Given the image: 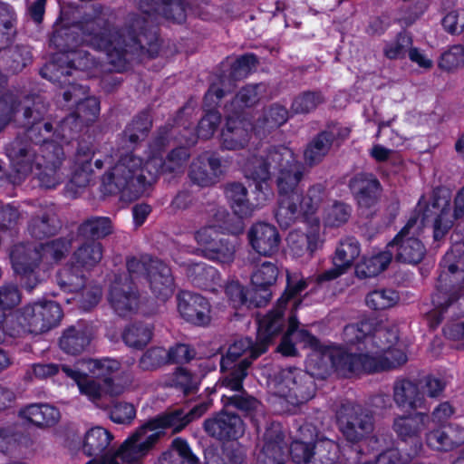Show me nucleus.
<instances>
[{"mask_svg": "<svg viewBox=\"0 0 464 464\" xmlns=\"http://www.w3.org/2000/svg\"><path fill=\"white\" fill-rule=\"evenodd\" d=\"M60 228V222L52 209H41L30 221L28 231L36 239L52 237Z\"/></svg>", "mask_w": 464, "mask_h": 464, "instance_id": "2f4dec72", "label": "nucleus"}, {"mask_svg": "<svg viewBox=\"0 0 464 464\" xmlns=\"http://www.w3.org/2000/svg\"><path fill=\"white\" fill-rule=\"evenodd\" d=\"M411 45V39L404 34H400L394 40L386 44L383 53L388 59H401L405 57L407 52L409 53Z\"/></svg>", "mask_w": 464, "mask_h": 464, "instance_id": "13d9d810", "label": "nucleus"}, {"mask_svg": "<svg viewBox=\"0 0 464 464\" xmlns=\"http://www.w3.org/2000/svg\"><path fill=\"white\" fill-rule=\"evenodd\" d=\"M150 127V121L147 116L133 121L132 123L125 130L122 142H126V140L128 139L130 147L132 146L141 136L145 135Z\"/></svg>", "mask_w": 464, "mask_h": 464, "instance_id": "e2e57ef3", "label": "nucleus"}, {"mask_svg": "<svg viewBox=\"0 0 464 464\" xmlns=\"http://www.w3.org/2000/svg\"><path fill=\"white\" fill-rule=\"evenodd\" d=\"M285 447L280 423H272L259 444L256 464H284Z\"/></svg>", "mask_w": 464, "mask_h": 464, "instance_id": "dca6fc26", "label": "nucleus"}, {"mask_svg": "<svg viewBox=\"0 0 464 464\" xmlns=\"http://www.w3.org/2000/svg\"><path fill=\"white\" fill-rule=\"evenodd\" d=\"M339 459V445L333 440L321 438L313 447L308 464H336Z\"/></svg>", "mask_w": 464, "mask_h": 464, "instance_id": "c03bdc74", "label": "nucleus"}, {"mask_svg": "<svg viewBox=\"0 0 464 464\" xmlns=\"http://www.w3.org/2000/svg\"><path fill=\"white\" fill-rule=\"evenodd\" d=\"M450 199V191L444 188H436L430 195L420 198L414 215L387 245L392 254L396 252V259L408 264L420 262L426 252L419 238L423 227L431 222L434 239L440 240L452 227L454 221L464 216V187L455 197L453 211Z\"/></svg>", "mask_w": 464, "mask_h": 464, "instance_id": "20e7f679", "label": "nucleus"}, {"mask_svg": "<svg viewBox=\"0 0 464 464\" xmlns=\"http://www.w3.org/2000/svg\"><path fill=\"white\" fill-rule=\"evenodd\" d=\"M225 293L228 298L229 303L234 308L241 306H258L254 301L259 299L257 295L251 291H246L245 288L236 281L229 282L225 288Z\"/></svg>", "mask_w": 464, "mask_h": 464, "instance_id": "a18cd8bd", "label": "nucleus"}, {"mask_svg": "<svg viewBox=\"0 0 464 464\" xmlns=\"http://www.w3.org/2000/svg\"><path fill=\"white\" fill-rule=\"evenodd\" d=\"M224 170L225 167L218 157L205 153L192 162L189 177L198 186L208 187L219 180Z\"/></svg>", "mask_w": 464, "mask_h": 464, "instance_id": "aec40b11", "label": "nucleus"}, {"mask_svg": "<svg viewBox=\"0 0 464 464\" xmlns=\"http://www.w3.org/2000/svg\"><path fill=\"white\" fill-rule=\"evenodd\" d=\"M128 273L132 278L145 276L151 293L161 302L167 301L174 293V279L170 268L158 259L148 256L132 257L127 262Z\"/></svg>", "mask_w": 464, "mask_h": 464, "instance_id": "f8f14e48", "label": "nucleus"}, {"mask_svg": "<svg viewBox=\"0 0 464 464\" xmlns=\"http://www.w3.org/2000/svg\"><path fill=\"white\" fill-rule=\"evenodd\" d=\"M251 246L259 254L272 255L278 250L280 236L276 227L267 223H256L248 231Z\"/></svg>", "mask_w": 464, "mask_h": 464, "instance_id": "a878e982", "label": "nucleus"}, {"mask_svg": "<svg viewBox=\"0 0 464 464\" xmlns=\"http://www.w3.org/2000/svg\"><path fill=\"white\" fill-rule=\"evenodd\" d=\"M439 66L448 72L464 67V47L457 44L445 51L440 56Z\"/></svg>", "mask_w": 464, "mask_h": 464, "instance_id": "6e6d98bb", "label": "nucleus"}, {"mask_svg": "<svg viewBox=\"0 0 464 464\" xmlns=\"http://www.w3.org/2000/svg\"><path fill=\"white\" fill-rule=\"evenodd\" d=\"M91 152L85 151L82 148L78 150L76 164L78 165L72 177V182L78 187H84L88 184L91 176Z\"/></svg>", "mask_w": 464, "mask_h": 464, "instance_id": "5fc2aeb1", "label": "nucleus"}, {"mask_svg": "<svg viewBox=\"0 0 464 464\" xmlns=\"http://www.w3.org/2000/svg\"><path fill=\"white\" fill-rule=\"evenodd\" d=\"M335 137V130L323 131L318 134L308 144L304 152L305 163L310 166L319 163L328 153Z\"/></svg>", "mask_w": 464, "mask_h": 464, "instance_id": "4c0bfd02", "label": "nucleus"}, {"mask_svg": "<svg viewBox=\"0 0 464 464\" xmlns=\"http://www.w3.org/2000/svg\"><path fill=\"white\" fill-rule=\"evenodd\" d=\"M329 356H338L334 361L339 373L347 376L362 372H374L395 369L408 361L405 344L399 340L398 329L379 328L367 337L365 353L356 358L340 349H334Z\"/></svg>", "mask_w": 464, "mask_h": 464, "instance_id": "6e6552de", "label": "nucleus"}, {"mask_svg": "<svg viewBox=\"0 0 464 464\" xmlns=\"http://www.w3.org/2000/svg\"><path fill=\"white\" fill-rule=\"evenodd\" d=\"M351 208L343 202H334L324 209V224L325 227H337L346 223L351 216Z\"/></svg>", "mask_w": 464, "mask_h": 464, "instance_id": "8fccbe9b", "label": "nucleus"}, {"mask_svg": "<svg viewBox=\"0 0 464 464\" xmlns=\"http://www.w3.org/2000/svg\"><path fill=\"white\" fill-rule=\"evenodd\" d=\"M185 266L188 277L198 287L217 291L220 285V276L216 268L205 263H180Z\"/></svg>", "mask_w": 464, "mask_h": 464, "instance_id": "c756f323", "label": "nucleus"}, {"mask_svg": "<svg viewBox=\"0 0 464 464\" xmlns=\"http://www.w3.org/2000/svg\"><path fill=\"white\" fill-rule=\"evenodd\" d=\"M220 114L218 111H211L208 112L199 121L198 126V135L202 139H209L215 133L220 123Z\"/></svg>", "mask_w": 464, "mask_h": 464, "instance_id": "338daca9", "label": "nucleus"}, {"mask_svg": "<svg viewBox=\"0 0 464 464\" xmlns=\"http://www.w3.org/2000/svg\"><path fill=\"white\" fill-rule=\"evenodd\" d=\"M219 238L218 231L215 227H201L194 233L198 247L187 246L185 251L191 254H201L204 256L208 253V249L211 248Z\"/></svg>", "mask_w": 464, "mask_h": 464, "instance_id": "49530a36", "label": "nucleus"}, {"mask_svg": "<svg viewBox=\"0 0 464 464\" xmlns=\"http://www.w3.org/2000/svg\"><path fill=\"white\" fill-rule=\"evenodd\" d=\"M393 398L399 407L411 409L424 407V394L410 381H398L394 384Z\"/></svg>", "mask_w": 464, "mask_h": 464, "instance_id": "72a5a7b5", "label": "nucleus"}, {"mask_svg": "<svg viewBox=\"0 0 464 464\" xmlns=\"http://www.w3.org/2000/svg\"><path fill=\"white\" fill-rule=\"evenodd\" d=\"M178 311L182 318L196 325H207L211 320L210 304L200 295L181 292L177 296Z\"/></svg>", "mask_w": 464, "mask_h": 464, "instance_id": "f3484780", "label": "nucleus"}, {"mask_svg": "<svg viewBox=\"0 0 464 464\" xmlns=\"http://www.w3.org/2000/svg\"><path fill=\"white\" fill-rule=\"evenodd\" d=\"M432 302L436 308L428 315L431 327H436L441 322L442 313L452 316L464 314V293L450 295L446 303L440 302V296L437 294L433 296Z\"/></svg>", "mask_w": 464, "mask_h": 464, "instance_id": "e433bc0d", "label": "nucleus"}, {"mask_svg": "<svg viewBox=\"0 0 464 464\" xmlns=\"http://www.w3.org/2000/svg\"><path fill=\"white\" fill-rule=\"evenodd\" d=\"M82 235L101 238L111 233V224L108 218H95L87 220L80 227Z\"/></svg>", "mask_w": 464, "mask_h": 464, "instance_id": "4d7b16f0", "label": "nucleus"}, {"mask_svg": "<svg viewBox=\"0 0 464 464\" xmlns=\"http://www.w3.org/2000/svg\"><path fill=\"white\" fill-rule=\"evenodd\" d=\"M82 369L88 371L92 377L102 379L108 382L114 373L118 372L121 364L118 361L111 358L88 359L77 362Z\"/></svg>", "mask_w": 464, "mask_h": 464, "instance_id": "a19ab883", "label": "nucleus"}, {"mask_svg": "<svg viewBox=\"0 0 464 464\" xmlns=\"http://www.w3.org/2000/svg\"><path fill=\"white\" fill-rule=\"evenodd\" d=\"M198 378L191 375L184 369H179L169 382V385L180 388L184 393H190L197 390Z\"/></svg>", "mask_w": 464, "mask_h": 464, "instance_id": "680f3d73", "label": "nucleus"}, {"mask_svg": "<svg viewBox=\"0 0 464 464\" xmlns=\"http://www.w3.org/2000/svg\"><path fill=\"white\" fill-rule=\"evenodd\" d=\"M122 338L127 345L141 348L150 342L151 328L148 324H133L125 329Z\"/></svg>", "mask_w": 464, "mask_h": 464, "instance_id": "de8ad7c7", "label": "nucleus"}, {"mask_svg": "<svg viewBox=\"0 0 464 464\" xmlns=\"http://www.w3.org/2000/svg\"><path fill=\"white\" fill-rule=\"evenodd\" d=\"M20 103L12 93H5L0 98V130L19 113Z\"/></svg>", "mask_w": 464, "mask_h": 464, "instance_id": "bf43d9fd", "label": "nucleus"}, {"mask_svg": "<svg viewBox=\"0 0 464 464\" xmlns=\"http://www.w3.org/2000/svg\"><path fill=\"white\" fill-rule=\"evenodd\" d=\"M91 342V335L86 327L69 328L60 339V347L69 354H78L85 350Z\"/></svg>", "mask_w": 464, "mask_h": 464, "instance_id": "ea45409f", "label": "nucleus"}, {"mask_svg": "<svg viewBox=\"0 0 464 464\" xmlns=\"http://www.w3.org/2000/svg\"><path fill=\"white\" fill-rule=\"evenodd\" d=\"M399 300L398 294L392 289L374 290L366 296V304L374 310H382L393 306Z\"/></svg>", "mask_w": 464, "mask_h": 464, "instance_id": "603ef678", "label": "nucleus"}, {"mask_svg": "<svg viewBox=\"0 0 464 464\" xmlns=\"http://www.w3.org/2000/svg\"><path fill=\"white\" fill-rule=\"evenodd\" d=\"M23 117L27 121L25 124H31L26 137L32 144L23 146L16 140L7 149L14 169L22 175L34 174L41 186L46 188H55L64 179L60 169L63 151L53 138L67 142L83 124L72 113L64 118L53 131V125L40 121L38 111L34 116L28 106H24Z\"/></svg>", "mask_w": 464, "mask_h": 464, "instance_id": "f03ea898", "label": "nucleus"}, {"mask_svg": "<svg viewBox=\"0 0 464 464\" xmlns=\"http://www.w3.org/2000/svg\"><path fill=\"white\" fill-rule=\"evenodd\" d=\"M426 445L437 451H451L464 444V428L450 424L429 430L425 434Z\"/></svg>", "mask_w": 464, "mask_h": 464, "instance_id": "4be33fe9", "label": "nucleus"}, {"mask_svg": "<svg viewBox=\"0 0 464 464\" xmlns=\"http://www.w3.org/2000/svg\"><path fill=\"white\" fill-rule=\"evenodd\" d=\"M136 416L134 406L128 402H116L110 411L111 420L119 424H129Z\"/></svg>", "mask_w": 464, "mask_h": 464, "instance_id": "0e129e2a", "label": "nucleus"}, {"mask_svg": "<svg viewBox=\"0 0 464 464\" xmlns=\"http://www.w3.org/2000/svg\"><path fill=\"white\" fill-rule=\"evenodd\" d=\"M20 414L38 427L53 426L60 419L59 411L49 404H31L23 409Z\"/></svg>", "mask_w": 464, "mask_h": 464, "instance_id": "c9c22d12", "label": "nucleus"}, {"mask_svg": "<svg viewBox=\"0 0 464 464\" xmlns=\"http://www.w3.org/2000/svg\"><path fill=\"white\" fill-rule=\"evenodd\" d=\"M360 254L359 243L353 237L340 242L333 258L334 267L320 274L316 280L318 283L333 280L343 275Z\"/></svg>", "mask_w": 464, "mask_h": 464, "instance_id": "412c9836", "label": "nucleus"}, {"mask_svg": "<svg viewBox=\"0 0 464 464\" xmlns=\"http://www.w3.org/2000/svg\"><path fill=\"white\" fill-rule=\"evenodd\" d=\"M297 322L294 314L290 315L289 327L283 337L278 351L286 356L295 354L293 340L308 347L311 352L307 355L306 369L304 372L297 368L282 370L273 381V391L278 397L285 399L292 405H298L312 399L315 392L314 377L324 379L334 369L338 373L334 361L338 356H329L334 350H322L319 341L304 330H297Z\"/></svg>", "mask_w": 464, "mask_h": 464, "instance_id": "423d86ee", "label": "nucleus"}, {"mask_svg": "<svg viewBox=\"0 0 464 464\" xmlns=\"http://www.w3.org/2000/svg\"><path fill=\"white\" fill-rule=\"evenodd\" d=\"M102 256V244L95 240H88L79 246L73 252L71 260L78 265L81 269L89 272L101 262Z\"/></svg>", "mask_w": 464, "mask_h": 464, "instance_id": "f704fd0d", "label": "nucleus"}, {"mask_svg": "<svg viewBox=\"0 0 464 464\" xmlns=\"http://www.w3.org/2000/svg\"><path fill=\"white\" fill-rule=\"evenodd\" d=\"M287 120V110L281 105L274 104L262 112L252 129L256 135L265 136L285 124Z\"/></svg>", "mask_w": 464, "mask_h": 464, "instance_id": "473e14b6", "label": "nucleus"}, {"mask_svg": "<svg viewBox=\"0 0 464 464\" xmlns=\"http://www.w3.org/2000/svg\"><path fill=\"white\" fill-rule=\"evenodd\" d=\"M306 287L307 282L303 277L297 275L287 276L286 290L278 299L276 308L258 320L256 343L248 338L240 339L230 345L226 355L222 356L220 366L223 376L218 381V387L232 392L242 390L243 380L252 360L266 351L272 338L282 329V316L285 305L291 304L293 309H296L301 302L297 296Z\"/></svg>", "mask_w": 464, "mask_h": 464, "instance_id": "39448f33", "label": "nucleus"}, {"mask_svg": "<svg viewBox=\"0 0 464 464\" xmlns=\"http://www.w3.org/2000/svg\"><path fill=\"white\" fill-rule=\"evenodd\" d=\"M235 245L227 238L220 237L208 253L204 256L206 258L223 264H228L233 261L235 256Z\"/></svg>", "mask_w": 464, "mask_h": 464, "instance_id": "864d4df0", "label": "nucleus"}, {"mask_svg": "<svg viewBox=\"0 0 464 464\" xmlns=\"http://www.w3.org/2000/svg\"><path fill=\"white\" fill-rule=\"evenodd\" d=\"M222 401L225 405H233L238 410L247 413L256 410L258 407V401L245 392L233 396L223 394Z\"/></svg>", "mask_w": 464, "mask_h": 464, "instance_id": "69168bd1", "label": "nucleus"}, {"mask_svg": "<svg viewBox=\"0 0 464 464\" xmlns=\"http://www.w3.org/2000/svg\"><path fill=\"white\" fill-rule=\"evenodd\" d=\"M252 125L240 115L227 112L226 128L221 133L222 147L226 150L243 149L249 141Z\"/></svg>", "mask_w": 464, "mask_h": 464, "instance_id": "5701e85b", "label": "nucleus"}, {"mask_svg": "<svg viewBox=\"0 0 464 464\" xmlns=\"http://www.w3.org/2000/svg\"><path fill=\"white\" fill-rule=\"evenodd\" d=\"M164 363H168V353L162 347L150 349L140 360V366L143 370H153Z\"/></svg>", "mask_w": 464, "mask_h": 464, "instance_id": "052dcab7", "label": "nucleus"}, {"mask_svg": "<svg viewBox=\"0 0 464 464\" xmlns=\"http://www.w3.org/2000/svg\"><path fill=\"white\" fill-rule=\"evenodd\" d=\"M144 27L145 19L132 14L122 29L111 30L97 17L68 30H56L50 42L61 51L58 64H47L41 74L66 84L67 76L79 72L95 76L100 67L120 72L125 68L127 54L141 48L139 32Z\"/></svg>", "mask_w": 464, "mask_h": 464, "instance_id": "f257e3e1", "label": "nucleus"}, {"mask_svg": "<svg viewBox=\"0 0 464 464\" xmlns=\"http://www.w3.org/2000/svg\"><path fill=\"white\" fill-rule=\"evenodd\" d=\"M60 305L53 301L34 303L24 307L15 316L7 318V323L12 325L9 334L20 335L24 333L42 334L56 326L62 318Z\"/></svg>", "mask_w": 464, "mask_h": 464, "instance_id": "9b49d317", "label": "nucleus"}, {"mask_svg": "<svg viewBox=\"0 0 464 464\" xmlns=\"http://www.w3.org/2000/svg\"><path fill=\"white\" fill-rule=\"evenodd\" d=\"M86 273L78 265L70 260L57 275V284L65 292H78L85 285Z\"/></svg>", "mask_w": 464, "mask_h": 464, "instance_id": "58836bf2", "label": "nucleus"}, {"mask_svg": "<svg viewBox=\"0 0 464 464\" xmlns=\"http://www.w3.org/2000/svg\"><path fill=\"white\" fill-rule=\"evenodd\" d=\"M298 161L291 149L285 146H278L270 149L265 157L252 158L244 165L246 177L256 182L266 185L270 178L271 169L278 171L292 163Z\"/></svg>", "mask_w": 464, "mask_h": 464, "instance_id": "ddd939ff", "label": "nucleus"}, {"mask_svg": "<svg viewBox=\"0 0 464 464\" xmlns=\"http://www.w3.org/2000/svg\"><path fill=\"white\" fill-rule=\"evenodd\" d=\"M429 417L426 413L417 412L407 416H398L393 420V430L404 442L420 441V434L426 427Z\"/></svg>", "mask_w": 464, "mask_h": 464, "instance_id": "cd10ccee", "label": "nucleus"}, {"mask_svg": "<svg viewBox=\"0 0 464 464\" xmlns=\"http://www.w3.org/2000/svg\"><path fill=\"white\" fill-rule=\"evenodd\" d=\"M62 372L70 379H72L77 385L79 392L82 395L99 406L102 391L100 384L91 379L87 373L83 372V369L76 364L75 368H71L68 365H62Z\"/></svg>", "mask_w": 464, "mask_h": 464, "instance_id": "7c9ffc66", "label": "nucleus"}, {"mask_svg": "<svg viewBox=\"0 0 464 464\" xmlns=\"http://www.w3.org/2000/svg\"><path fill=\"white\" fill-rule=\"evenodd\" d=\"M324 101L323 95L316 92H305L297 95L291 105L294 113H309Z\"/></svg>", "mask_w": 464, "mask_h": 464, "instance_id": "3c124183", "label": "nucleus"}, {"mask_svg": "<svg viewBox=\"0 0 464 464\" xmlns=\"http://www.w3.org/2000/svg\"><path fill=\"white\" fill-rule=\"evenodd\" d=\"M265 89V85L261 83L242 88L231 104L227 106V112L240 115L245 108L251 107L259 101Z\"/></svg>", "mask_w": 464, "mask_h": 464, "instance_id": "37998d69", "label": "nucleus"}, {"mask_svg": "<svg viewBox=\"0 0 464 464\" xmlns=\"http://www.w3.org/2000/svg\"><path fill=\"white\" fill-rule=\"evenodd\" d=\"M64 91L63 99L76 104L75 116L82 123L87 124L96 120L100 113V103L95 97H87L88 89L82 85L71 83Z\"/></svg>", "mask_w": 464, "mask_h": 464, "instance_id": "6ab92c4d", "label": "nucleus"}, {"mask_svg": "<svg viewBox=\"0 0 464 464\" xmlns=\"http://www.w3.org/2000/svg\"><path fill=\"white\" fill-rule=\"evenodd\" d=\"M264 183L256 182V188L260 190L256 202L250 201L247 198L246 188L240 183H232L226 188V195L234 213L240 218H248L259 208L263 201L266 199Z\"/></svg>", "mask_w": 464, "mask_h": 464, "instance_id": "a211bd4d", "label": "nucleus"}, {"mask_svg": "<svg viewBox=\"0 0 464 464\" xmlns=\"http://www.w3.org/2000/svg\"><path fill=\"white\" fill-rule=\"evenodd\" d=\"M71 247V240L59 238L46 245L19 244L11 252V261L14 272L24 279V286L33 289L42 278L39 264L48 256L55 261L62 259Z\"/></svg>", "mask_w": 464, "mask_h": 464, "instance_id": "9d476101", "label": "nucleus"}, {"mask_svg": "<svg viewBox=\"0 0 464 464\" xmlns=\"http://www.w3.org/2000/svg\"><path fill=\"white\" fill-rule=\"evenodd\" d=\"M205 430L218 440H236L244 433V424L236 414L221 412L204 423Z\"/></svg>", "mask_w": 464, "mask_h": 464, "instance_id": "393cba45", "label": "nucleus"}, {"mask_svg": "<svg viewBox=\"0 0 464 464\" xmlns=\"http://www.w3.org/2000/svg\"><path fill=\"white\" fill-rule=\"evenodd\" d=\"M303 175L304 167L299 161L278 171L277 187L280 198L276 218L285 228L297 220L304 221V231H291L287 237V244L293 256L310 258L324 244L320 220L314 215L326 198V192L323 185L315 184L304 195L296 193L295 189Z\"/></svg>", "mask_w": 464, "mask_h": 464, "instance_id": "7ed1b4c3", "label": "nucleus"}, {"mask_svg": "<svg viewBox=\"0 0 464 464\" xmlns=\"http://www.w3.org/2000/svg\"><path fill=\"white\" fill-rule=\"evenodd\" d=\"M188 424L180 412H167L149 420L121 444L115 454L105 455L101 459H92L87 464H119L120 458L128 464L136 463L143 459L166 433L171 429L173 433L179 432Z\"/></svg>", "mask_w": 464, "mask_h": 464, "instance_id": "1a4fd4ad", "label": "nucleus"}, {"mask_svg": "<svg viewBox=\"0 0 464 464\" xmlns=\"http://www.w3.org/2000/svg\"><path fill=\"white\" fill-rule=\"evenodd\" d=\"M338 422L343 437L353 443L364 440L374 429L372 414L360 406H343Z\"/></svg>", "mask_w": 464, "mask_h": 464, "instance_id": "2eb2a0df", "label": "nucleus"}, {"mask_svg": "<svg viewBox=\"0 0 464 464\" xmlns=\"http://www.w3.org/2000/svg\"><path fill=\"white\" fill-rule=\"evenodd\" d=\"M277 276L278 268L272 262H263L254 271L251 277L253 292L257 295L259 299H255L253 302L257 305L266 304L271 298L268 287L276 281Z\"/></svg>", "mask_w": 464, "mask_h": 464, "instance_id": "bb28decb", "label": "nucleus"}, {"mask_svg": "<svg viewBox=\"0 0 464 464\" xmlns=\"http://www.w3.org/2000/svg\"><path fill=\"white\" fill-rule=\"evenodd\" d=\"M372 331V324L368 321H362L360 324H349L343 329V338L347 347L341 346H326L319 343L322 350L340 349L346 354H353L356 358L365 353V344L367 337L370 336Z\"/></svg>", "mask_w": 464, "mask_h": 464, "instance_id": "b1692460", "label": "nucleus"}, {"mask_svg": "<svg viewBox=\"0 0 464 464\" xmlns=\"http://www.w3.org/2000/svg\"><path fill=\"white\" fill-rule=\"evenodd\" d=\"M112 435L106 429L96 426L87 430L84 436L82 450L89 456H96L107 449Z\"/></svg>", "mask_w": 464, "mask_h": 464, "instance_id": "79ce46f5", "label": "nucleus"}, {"mask_svg": "<svg viewBox=\"0 0 464 464\" xmlns=\"http://www.w3.org/2000/svg\"><path fill=\"white\" fill-rule=\"evenodd\" d=\"M442 25L452 34L462 33L464 30V10L459 9L448 13L442 20Z\"/></svg>", "mask_w": 464, "mask_h": 464, "instance_id": "774afa93", "label": "nucleus"}, {"mask_svg": "<svg viewBox=\"0 0 464 464\" xmlns=\"http://www.w3.org/2000/svg\"><path fill=\"white\" fill-rule=\"evenodd\" d=\"M169 134L160 132L150 147V155L143 164L142 160L132 152H121L116 163L110 168L102 183L110 193L127 192L137 198L155 181L160 171L166 167L170 171L185 163L188 158L186 148L173 150L168 156V164L163 161L161 150L169 142Z\"/></svg>", "mask_w": 464, "mask_h": 464, "instance_id": "0eeeda50", "label": "nucleus"}, {"mask_svg": "<svg viewBox=\"0 0 464 464\" xmlns=\"http://www.w3.org/2000/svg\"><path fill=\"white\" fill-rule=\"evenodd\" d=\"M350 187L355 194L361 208H371L378 199L380 183L371 174H358L350 182Z\"/></svg>", "mask_w": 464, "mask_h": 464, "instance_id": "c85d7f7f", "label": "nucleus"}, {"mask_svg": "<svg viewBox=\"0 0 464 464\" xmlns=\"http://www.w3.org/2000/svg\"><path fill=\"white\" fill-rule=\"evenodd\" d=\"M392 258V253L387 248L385 251L380 252L364 260L358 273H362L364 276H375L385 270Z\"/></svg>", "mask_w": 464, "mask_h": 464, "instance_id": "09e8293b", "label": "nucleus"}, {"mask_svg": "<svg viewBox=\"0 0 464 464\" xmlns=\"http://www.w3.org/2000/svg\"><path fill=\"white\" fill-rule=\"evenodd\" d=\"M130 275H115L108 291V302L113 311L120 316H128L136 313L140 306L139 293L135 281Z\"/></svg>", "mask_w": 464, "mask_h": 464, "instance_id": "4468645a", "label": "nucleus"}]
</instances>
